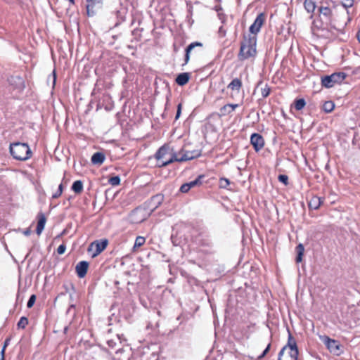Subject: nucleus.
Returning a JSON list of instances; mask_svg holds the SVG:
<instances>
[{
	"mask_svg": "<svg viewBox=\"0 0 360 360\" xmlns=\"http://www.w3.org/2000/svg\"><path fill=\"white\" fill-rule=\"evenodd\" d=\"M257 38L255 35L244 37L241 42L238 57L240 60H246L251 57H255L256 51Z\"/></svg>",
	"mask_w": 360,
	"mask_h": 360,
	"instance_id": "1",
	"label": "nucleus"
},
{
	"mask_svg": "<svg viewBox=\"0 0 360 360\" xmlns=\"http://www.w3.org/2000/svg\"><path fill=\"white\" fill-rule=\"evenodd\" d=\"M10 153L13 158L20 161H25L32 156V151L27 143L16 142L11 143Z\"/></svg>",
	"mask_w": 360,
	"mask_h": 360,
	"instance_id": "2",
	"label": "nucleus"
},
{
	"mask_svg": "<svg viewBox=\"0 0 360 360\" xmlns=\"http://www.w3.org/2000/svg\"><path fill=\"white\" fill-rule=\"evenodd\" d=\"M158 165L160 167H165L176 161V153L170 150L169 147H161L155 154Z\"/></svg>",
	"mask_w": 360,
	"mask_h": 360,
	"instance_id": "3",
	"label": "nucleus"
},
{
	"mask_svg": "<svg viewBox=\"0 0 360 360\" xmlns=\"http://www.w3.org/2000/svg\"><path fill=\"white\" fill-rule=\"evenodd\" d=\"M187 146L182 148L176 153V162H185L198 158L201 155L200 150H189Z\"/></svg>",
	"mask_w": 360,
	"mask_h": 360,
	"instance_id": "4",
	"label": "nucleus"
},
{
	"mask_svg": "<svg viewBox=\"0 0 360 360\" xmlns=\"http://www.w3.org/2000/svg\"><path fill=\"white\" fill-rule=\"evenodd\" d=\"M345 78V74L343 72L333 73L330 75H326L321 78V84L326 88L333 87L335 84L341 83Z\"/></svg>",
	"mask_w": 360,
	"mask_h": 360,
	"instance_id": "5",
	"label": "nucleus"
},
{
	"mask_svg": "<svg viewBox=\"0 0 360 360\" xmlns=\"http://www.w3.org/2000/svg\"><path fill=\"white\" fill-rule=\"evenodd\" d=\"M321 340L326 345L330 353L340 355L342 353L341 345L338 341L330 339L326 335L320 336Z\"/></svg>",
	"mask_w": 360,
	"mask_h": 360,
	"instance_id": "6",
	"label": "nucleus"
},
{
	"mask_svg": "<svg viewBox=\"0 0 360 360\" xmlns=\"http://www.w3.org/2000/svg\"><path fill=\"white\" fill-rule=\"evenodd\" d=\"M108 241L107 239L96 240L90 244L88 248L89 252H94L92 257H94L103 252L107 247Z\"/></svg>",
	"mask_w": 360,
	"mask_h": 360,
	"instance_id": "7",
	"label": "nucleus"
},
{
	"mask_svg": "<svg viewBox=\"0 0 360 360\" xmlns=\"http://www.w3.org/2000/svg\"><path fill=\"white\" fill-rule=\"evenodd\" d=\"M298 349L283 347L278 354V360H297Z\"/></svg>",
	"mask_w": 360,
	"mask_h": 360,
	"instance_id": "8",
	"label": "nucleus"
},
{
	"mask_svg": "<svg viewBox=\"0 0 360 360\" xmlns=\"http://www.w3.org/2000/svg\"><path fill=\"white\" fill-rule=\"evenodd\" d=\"M86 11L89 16H93L96 10L101 8L103 5V0H86Z\"/></svg>",
	"mask_w": 360,
	"mask_h": 360,
	"instance_id": "9",
	"label": "nucleus"
},
{
	"mask_svg": "<svg viewBox=\"0 0 360 360\" xmlns=\"http://www.w3.org/2000/svg\"><path fill=\"white\" fill-rule=\"evenodd\" d=\"M264 20H265L264 14V13L259 14L257 16L256 19L255 20L253 24L250 27V32L255 35L256 34H257L259 32L260 28L264 22Z\"/></svg>",
	"mask_w": 360,
	"mask_h": 360,
	"instance_id": "10",
	"label": "nucleus"
},
{
	"mask_svg": "<svg viewBox=\"0 0 360 360\" xmlns=\"http://www.w3.org/2000/svg\"><path fill=\"white\" fill-rule=\"evenodd\" d=\"M8 82L14 89L21 91L25 87V82L22 77L20 76H11L8 79Z\"/></svg>",
	"mask_w": 360,
	"mask_h": 360,
	"instance_id": "11",
	"label": "nucleus"
},
{
	"mask_svg": "<svg viewBox=\"0 0 360 360\" xmlns=\"http://www.w3.org/2000/svg\"><path fill=\"white\" fill-rule=\"evenodd\" d=\"M251 144L253 146L256 151L259 150L264 147V141L263 137L257 133L252 134L250 137Z\"/></svg>",
	"mask_w": 360,
	"mask_h": 360,
	"instance_id": "12",
	"label": "nucleus"
},
{
	"mask_svg": "<svg viewBox=\"0 0 360 360\" xmlns=\"http://www.w3.org/2000/svg\"><path fill=\"white\" fill-rule=\"evenodd\" d=\"M144 210L142 209H136L134 210L130 216L131 221L134 223H140L146 219L143 214Z\"/></svg>",
	"mask_w": 360,
	"mask_h": 360,
	"instance_id": "13",
	"label": "nucleus"
},
{
	"mask_svg": "<svg viewBox=\"0 0 360 360\" xmlns=\"http://www.w3.org/2000/svg\"><path fill=\"white\" fill-rule=\"evenodd\" d=\"M89 263L86 261L79 262L75 267L77 276L79 278H84L87 272Z\"/></svg>",
	"mask_w": 360,
	"mask_h": 360,
	"instance_id": "14",
	"label": "nucleus"
},
{
	"mask_svg": "<svg viewBox=\"0 0 360 360\" xmlns=\"http://www.w3.org/2000/svg\"><path fill=\"white\" fill-rule=\"evenodd\" d=\"M37 217H38V222H37V229H36V232H37V234L39 236L44 229L46 219L44 214L41 212L38 214Z\"/></svg>",
	"mask_w": 360,
	"mask_h": 360,
	"instance_id": "15",
	"label": "nucleus"
},
{
	"mask_svg": "<svg viewBox=\"0 0 360 360\" xmlns=\"http://www.w3.org/2000/svg\"><path fill=\"white\" fill-rule=\"evenodd\" d=\"M202 47V44L200 42H193L189 44L187 48L186 49V53H185V64H187L190 59V53L191 51L195 48V47Z\"/></svg>",
	"mask_w": 360,
	"mask_h": 360,
	"instance_id": "16",
	"label": "nucleus"
},
{
	"mask_svg": "<svg viewBox=\"0 0 360 360\" xmlns=\"http://www.w3.org/2000/svg\"><path fill=\"white\" fill-rule=\"evenodd\" d=\"M241 87L242 82L238 78L233 79L227 86L228 89H231L232 91H236L237 94L239 93Z\"/></svg>",
	"mask_w": 360,
	"mask_h": 360,
	"instance_id": "17",
	"label": "nucleus"
},
{
	"mask_svg": "<svg viewBox=\"0 0 360 360\" xmlns=\"http://www.w3.org/2000/svg\"><path fill=\"white\" fill-rule=\"evenodd\" d=\"M163 198L164 197L161 194H158L151 198L150 203L152 204V205H153V208L150 210V211H148V216L155 209H156L162 203V202L163 201Z\"/></svg>",
	"mask_w": 360,
	"mask_h": 360,
	"instance_id": "18",
	"label": "nucleus"
},
{
	"mask_svg": "<svg viewBox=\"0 0 360 360\" xmlns=\"http://www.w3.org/2000/svg\"><path fill=\"white\" fill-rule=\"evenodd\" d=\"M189 78L190 74L188 72L181 73L176 77V82L180 86H184L188 83Z\"/></svg>",
	"mask_w": 360,
	"mask_h": 360,
	"instance_id": "19",
	"label": "nucleus"
},
{
	"mask_svg": "<svg viewBox=\"0 0 360 360\" xmlns=\"http://www.w3.org/2000/svg\"><path fill=\"white\" fill-rule=\"evenodd\" d=\"M105 155L103 153H95L91 157V162L94 165H101L105 160Z\"/></svg>",
	"mask_w": 360,
	"mask_h": 360,
	"instance_id": "20",
	"label": "nucleus"
},
{
	"mask_svg": "<svg viewBox=\"0 0 360 360\" xmlns=\"http://www.w3.org/2000/svg\"><path fill=\"white\" fill-rule=\"evenodd\" d=\"M322 200L321 198L317 196H314L311 198L309 202V207L311 209L317 210L321 205Z\"/></svg>",
	"mask_w": 360,
	"mask_h": 360,
	"instance_id": "21",
	"label": "nucleus"
},
{
	"mask_svg": "<svg viewBox=\"0 0 360 360\" xmlns=\"http://www.w3.org/2000/svg\"><path fill=\"white\" fill-rule=\"evenodd\" d=\"M319 11L320 14L325 17L326 20H329L330 19V17L332 15V11L329 7L320 6L319 8Z\"/></svg>",
	"mask_w": 360,
	"mask_h": 360,
	"instance_id": "22",
	"label": "nucleus"
},
{
	"mask_svg": "<svg viewBox=\"0 0 360 360\" xmlns=\"http://www.w3.org/2000/svg\"><path fill=\"white\" fill-rule=\"evenodd\" d=\"M283 347H288L293 349H297V342L295 338L292 337L290 331L288 330V343Z\"/></svg>",
	"mask_w": 360,
	"mask_h": 360,
	"instance_id": "23",
	"label": "nucleus"
},
{
	"mask_svg": "<svg viewBox=\"0 0 360 360\" xmlns=\"http://www.w3.org/2000/svg\"><path fill=\"white\" fill-rule=\"evenodd\" d=\"M304 6L308 13H313L316 8V4L312 0H305Z\"/></svg>",
	"mask_w": 360,
	"mask_h": 360,
	"instance_id": "24",
	"label": "nucleus"
},
{
	"mask_svg": "<svg viewBox=\"0 0 360 360\" xmlns=\"http://www.w3.org/2000/svg\"><path fill=\"white\" fill-rule=\"evenodd\" d=\"M304 248L302 244L300 243L296 247V252H297V257H296V262L299 263L301 262L302 260V256L304 255Z\"/></svg>",
	"mask_w": 360,
	"mask_h": 360,
	"instance_id": "25",
	"label": "nucleus"
},
{
	"mask_svg": "<svg viewBox=\"0 0 360 360\" xmlns=\"http://www.w3.org/2000/svg\"><path fill=\"white\" fill-rule=\"evenodd\" d=\"M72 189L75 193H80L83 191V183L80 180L75 181L72 186Z\"/></svg>",
	"mask_w": 360,
	"mask_h": 360,
	"instance_id": "26",
	"label": "nucleus"
},
{
	"mask_svg": "<svg viewBox=\"0 0 360 360\" xmlns=\"http://www.w3.org/2000/svg\"><path fill=\"white\" fill-rule=\"evenodd\" d=\"M204 177L203 175H200L195 180L188 182L189 188H192L196 186H199L202 184V179Z\"/></svg>",
	"mask_w": 360,
	"mask_h": 360,
	"instance_id": "27",
	"label": "nucleus"
},
{
	"mask_svg": "<svg viewBox=\"0 0 360 360\" xmlns=\"http://www.w3.org/2000/svg\"><path fill=\"white\" fill-rule=\"evenodd\" d=\"M294 105L297 110H301L305 106L306 102L304 98H300L295 101Z\"/></svg>",
	"mask_w": 360,
	"mask_h": 360,
	"instance_id": "28",
	"label": "nucleus"
},
{
	"mask_svg": "<svg viewBox=\"0 0 360 360\" xmlns=\"http://www.w3.org/2000/svg\"><path fill=\"white\" fill-rule=\"evenodd\" d=\"M335 105L333 101H326L323 105V109L326 112H330L334 109Z\"/></svg>",
	"mask_w": 360,
	"mask_h": 360,
	"instance_id": "29",
	"label": "nucleus"
},
{
	"mask_svg": "<svg viewBox=\"0 0 360 360\" xmlns=\"http://www.w3.org/2000/svg\"><path fill=\"white\" fill-rule=\"evenodd\" d=\"M232 112V110L230 108L228 104L224 105L220 108V113L221 116H226Z\"/></svg>",
	"mask_w": 360,
	"mask_h": 360,
	"instance_id": "30",
	"label": "nucleus"
},
{
	"mask_svg": "<svg viewBox=\"0 0 360 360\" xmlns=\"http://www.w3.org/2000/svg\"><path fill=\"white\" fill-rule=\"evenodd\" d=\"M146 239L144 237L138 236L136 238L135 243L134 245V248H139L142 246L145 243Z\"/></svg>",
	"mask_w": 360,
	"mask_h": 360,
	"instance_id": "31",
	"label": "nucleus"
},
{
	"mask_svg": "<svg viewBox=\"0 0 360 360\" xmlns=\"http://www.w3.org/2000/svg\"><path fill=\"white\" fill-rule=\"evenodd\" d=\"M27 324H28V319L26 317L22 316L20 318V319L19 320V321L18 323V327L20 328H25Z\"/></svg>",
	"mask_w": 360,
	"mask_h": 360,
	"instance_id": "32",
	"label": "nucleus"
},
{
	"mask_svg": "<svg viewBox=\"0 0 360 360\" xmlns=\"http://www.w3.org/2000/svg\"><path fill=\"white\" fill-rule=\"evenodd\" d=\"M109 182L111 185L112 186H117L118 184H120V179L119 176H112L111 177L110 179H109Z\"/></svg>",
	"mask_w": 360,
	"mask_h": 360,
	"instance_id": "33",
	"label": "nucleus"
},
{
	"mask_svg": "<svg viewBox=\"0 0 360 360\" xmlns=\"http://www.w3.org/2000/svg\"><path fill=\"white\" fill-rule=\"evenodd\" d=\"M35 301H36V296L34 295H32L27 302V307L28 308L32 307Z\"/></svg>",
	"mask_w": 360,
	"mask_h": 360,
	"instance_id": "34",
	"label": "nucleus"
},
{
	"mask_svg": "<svg viewBox=\"0 0 360 360\" xmlns=\"http://www.w3.org/2000/svg\"><path fill=\"white\" fill-rule=\"evenodd\" d=\"M279 181L283 183L285 185H288V177L287 175L281 174L278 177Z\"/></svg>",
	"mask_w": 360,
	"mask_h": 360,
	"instance_id": "35",
	"label": "nucleus"
},
{
	"mask_svg": "<svg viewBox=\"0 0 360 360\" xmlns=\"http://www.w3.org/2000/svg\"><path fill=\"white\" fill-rule=\"evenodd\" d=\"M219 184L221 188H226L227 186L230 184V181L227 179L221 178L219 181Z\"/></svg>",
	"mask_w": 360,
	"mask_h": 360,
	"instance_id": "36",
	"label": "nucleus"
},
{
	"mask_svg": "<svg viewBox=\"0 0 360 360\" xmlns=\"http://www.w3.org/2000/svg\"><path fill=\"white\" fill-rule=\"evenodd\" d=\"M353 0H342V4L345 8H350L353 6Z\"/></svg>",
	"mask_w": 360,
	"mask_h": 360,
	"instance_id": "37",
	"label": "nucleus"
},
{
	"mask_svg": "<svg viewBox=\"0 0 360 360\" xmlns=\"http://www.w3.org/2000/svg\"><path fill=\"white\" fill-rule=\"evenodd\" d=\"M65 250H66L65 245L61 244L60 245L58 246V248L57 249V252L59 255H63L65 252Z\"/></svg>",
	"mask_w": 360,
	"mask_h": 360,
	"instance_id": "38",
	"label": "nucleus"
},
{
	"mask_svg": "<svg viewBox=\"0 0 360 360\" xmlns=\"http://www.w3.org/2000/svg\"><path fill=\"white\" fill-rule=\"evenodd\" d=\"M270 93V89L267 86H266L264 89H262V95L264 98L267 97L269 95Z\"/></svg>",
	"mask_w": 360,
	"mask_h": 360,
	"instance_id": "39",
	"label": "nucleus"
},
{
	"mask_svg": "<svg viewBox=\"0 0 360 360\" xmlns=\"http://www.w3.org/2000/svg\"><path fill=\"white\" fill-rule=\"evenodd\" d=\"M189 190L190 188L187 183L184 184L180 188V191L182 193H187Z\"/></svg>",
	"mask_w": 360,
	"mask_h": 360,
	"instance_id": "40",
	"label": "nucleus"
},
{
	"mask_svg": "<svg viewBox=\"0 0 360 360\" xmlns=\"http://www.w3.org/2000/svg\"><path fill=\"white\" fill-rule=\"evenodd\" d=\"M181 107H182L181 103H179L177 106V111H176V117H175L176 120L179 119V117H180V115L181 112Z\"/></svg>",
	"mask_w": 360,
	"mask_h": 360,
	"instance_id": "41",
	"label": "nucleus"
},
{
	"mask_svg": "<svg viewBox=\"0 0 360 360\" xmlns=\"http://www.w3.org/2000/svg\"><path fill=\"white\" fill-rule=\"evenodd\" d=\"M270 346H271V345L269 344L268 346L266 347V348L264 350L263 353L258 357V359H262L267 354V352H269V350L270 349Z\"/></svg>",
	"mask_w": 360,
	"mask_h": 360,
	"instance_id": "42",
	"label": "nucleus"
},
{
	"mask_svg": "<svg viewBox=\"0 0 360 360\" xmlns=\"http://www.w3.org/2000/svg\"><path fill=\"white\" fill-rule=\"evenodd\" d=\"M8 339H7L6 341H5V343H4V348L1 351V355H0V360H4V349H5V347H6L7 344H8Z\"/></svg>",
	"mask_w": 360,
	"mask_h": 360,
	"instance_id": "43",
	"label": "nucleus"
},
{
	"mask_svg": "<svg viewBox=\"0 0 360 360\" xmlns=\"http://www.w3.org/2000/svg\"><path fill=\"white\" fill-rule=\"evenodd\" d=\"M31 233V229L30 228L25 229L24 231H23V234L26 236H30Z\"/></svg>",
	"mask_w": 360,
	"mask_h": 360,
	"instance_id": "44",
	"label": "nucleus"
},
{
	"mask_svg": "<svg viewBox=\"0 0 360 360\" xmlns=\"http://www.w3.org/2000/svg\"><path fill=\"white\" fill-rule=\"evenodd\" d=\"M228 105H229V106L230 107V108L232 110V112H233V110H235V109H236V108H238V104H228Z\"/></svg>",
	"mask_w": 360,
	"mask_h": 360,
	"instance_id": "45",
	"label": "nucleus"
},
{
	"mask_svg": "<svg viewBox=\"0 0 360 360\" xmlns=\"http://www.w3.org/2000/svg\"><path fill=\"white\" fill-rule=\"evenodd\" d=\"M61 195V193H60L58 191L53 195V198H57Z\"/></svg>",
	"mask_w": 360,
	"mask_h": 360,
	"instance_id": "46",
	"label": "nucleus"
},
{
	"mask_svg": "<svg viewBox=\"0 0 360 360\" xmlns=\"http://www.w3.org/2000/svg\"><path fill=\"white\" fill-rule=\"evenodd\" d=\"M63 184H60L59 185V186H58V191H59L60 193H62V192H63Z\"/></svg>",
	"mask_w": 360,
	"mask_h": 360,
	"instance_id": "47",
	"label": "nucleus"
},
{
	"mask_svg": "<svg viewBox=\"0 0 360 360\" xmlns=\"http://www.w3.org/2000/svg\"><path fill=\"white\" fill-rule=\"evenodd\" d=\"M356 38L358 41L360 42V31H359L356 34Z\"/></svg>",
	"mask_w": 360,
	"mask_h": 360,
	"instance_id": "48",
	"label": "nucleus"
},
{
	"mask_svg": "<svg viewBox=\"0 0 360 360\" xmlns=\"http://www.w3.org/2000/svg\"><path fill=\"white\" fill-rule=\"evenodd\" d=\"M53 84H55V82H56V73H55L54 71L53 72Z\"/></svg>",
	"mask_w": 360,
	"mask_h": 360,
	"instance_id": "49",
	"label": "nucleus"
},
{
	"mask_svg": "<svg viewBox=\"0 0 360 360\" xmlns=\"http://www.w3.org/2000/svg\"><path fill=\"white\" fill-rule=\"evenodd\" d=\"M74 307H74V305H73V304H72V305L70 307V308L68 309V312H69V311H70L71 309H72V308H74Z\"/></svg>",
	"mask_w": 360,
	"mask_h": 360,
	"instance_id": "50",
	"label": "nucleus"
},
{
	"mask_svg": "<svg viewBox=\"0 0 360 360\" xmlns=\"http://www.w3.org/2000/svg\"><path fill=\"white\" fill-rule=\"evenodd\" d=\"M70 3L74 4V0H69Z\"/></svg>",
	"mask_w": 360,
	"mask_h": 360,
	"instance_id": "51",
	"label": "nucleus"
}]
</instances>
